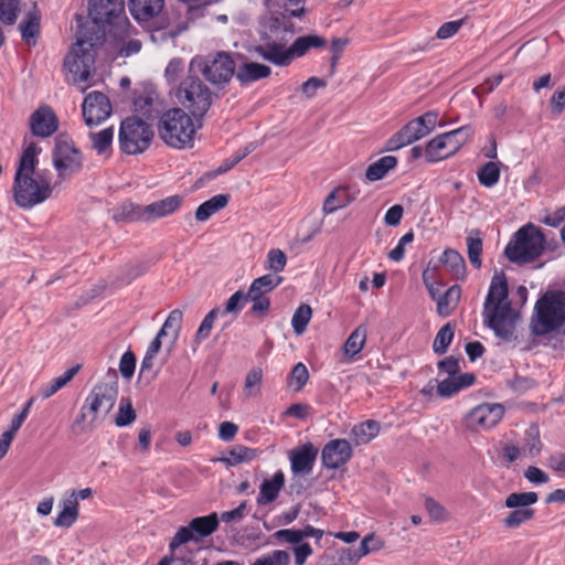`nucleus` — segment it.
<instances>
[{"label":"nucleus","mask_w":565,"mask_h":565,"mask_svg":"<svg viewBox=\"0 0 565 565\" xmlns=\"http://www.w3.org/2000/svg\"><path fill=\"white\" fill-rule=\"evenodd\" d=\"M90 21L78 25L76 42L64 58V67L73 75V83L86 84L94 72L96 49L105 41L102 24H110L125 15L124 0H89Z\"/></svg>","instance_id":"1"},{"label":"nucleus","mask_w":565,"mask_h":565,"mask_svg":"<svg viewBox=\"0 0 565 565\" xmlns=\"http://www.w3.org/2000/svg\"><path fill=\"white\" fill-rule=\"evenodd\" d=\"M509 297L505 274L495 271L483 303V323L501 339H509L514 331V316Z\"/></svg>","instance_id":"2"},{"label":"nucleus","mask_w":565,"mask_h":565,"mask_svg":"<svg viewBox=\"0 0 565 565\" xmlns=\"http://www.w3.org/2000/svg\"><path fill=\"white\" fill-rule=\"evenodd\" d=\"M217 95L195 73L190 72L174 89V98L195 119L202 118Z\"/></svg>","instance_id":"3"},{"label":"nucleus","mask_w":565,"mask_h":565,"mask_svg":"<svg viewBox=\"0 0 565 565\" xmlns=\"http://www.w3.org/2000/svg\"><path fill=\"white\" fill-rule=\"evenodd\" d=\"M565 322V292L546 291L535 303L531 318V330L535 335H544L561 328Z\"/></svg>","instance_id":"4"},{"label":"nucleus","mask_w":565,"mask_h":565,"mask_svg":"<svg viewBox=\"0 0 565 565\" xmlns=\"http://www.w3.org/2000/svg\"><path fill=\"white\" fill-rule=\"evenodd\" d=\"M158 134L169 147L183 149L192 147L195 128L192 118L182 108H172L161 116Z\"/></svg>","instance_id":"5"},{"label":"nucleus","mask_w":565,"mask_h":565,"mask_svg":"<svg viewBox=\"0 0 565 565\" xmlns=\"http://www.w3.org/2000/svg\"><path fill=\"white\" fill-rule=\"evenodd\" d=\"M189 72H198L213 86L223 87L235 76L236 63L233 54L220 51L193 57Z\"/></svg>","instance_id":"6"},{"label":"nucleus","mask_w":565,"mask_h":565,"mask_svg":"<svg viewBox=\"0 0 565 565\" xmlns=\"http://www.w3.org/2000/svg\"><path fill=\"white\" fill-rule=\"evenodd\" d=\"M545 238L542 231L533 224L522 226L505 246L504 254L515 264L535 260L544 250Z\"/></svg>","instance_id":"7"},{"label":"nucleus","mask_w":565,"mask_h":565,"mask_svg":"<svg viewBox=\"0 0 565 565\" xmlns=\"http://www.w3.org/2000/svg\"><path fill=\"white\" fill-rule=\"evenodd\" d=\"M52 191L51 181L44 171L14 177V201L20 207L31 209L43 203L52 195Z\"/></svg>","instance_id":"8"},{"label":"nucleus","mask_w":565,"mask_h":565,"mask_svg":"<svg viewBox=\"0 0 565 565\" xmlns=\"http://www.w3.org/2000/svg\"><path fill=\"white\" fill-rule=\"evenodd\" d=\"M118 381L115 372L108 374L107 380L96 384L87 395L81 408V418L84 419L86 412L96 419L99 414H108L117 399Z\"/></svg>","instance_id":"9"},{"label":"nucleus","mask_w":565,"mask_h":565,"mask_svg":"<svg viewBox=\"0 0 565 565\" xmlns=\"http://www.w3.org/2000/svg\"><path fill=\"white\" fill-rule=\"evenodd\" d=\"M152 137L150 126L138 117H128L120 125L119 145L127 154H138L147 150Z\"/></svg>","instance_id":"10"},{"label":"nucleus","mask_w":565,"mask_h":565,"mask_svg":"<svg viewBox=\"0 0 565 565\" xmlns=\"http://www.w3.org/2000/svg\"><path fill=\"white\" fill-rule=\"evenodd\" d=\"M53 166L62 180L71 178L82 169L83 156L81 150L64 136H57L55 139Z\"/></svg>","instance_id":"11"},{"label":"nucleus","mask_w":565,"mask_h":565,"mask_svg":"<svg viewBox=\"0 0 565 565\" xmlns=\"http://www.w3.org/2000/svg\"><path fill=\"white\" fill-rule=\"evenodd\" d=\"M220 524L216 512L205 516L192 519L186 526H181L169 543V550L180 547L190 541L199 542L201 539L213 534Z\"/></svg>","instance_id":"12"},{"label":"nucleus","mask_w":565,"mask_h":565,"mask_svg":"<svg viewBox=\"0 0 565 565\" xmlns=\"http://www.w3.org/2000/svg\"><path fill=\"white\" fill-rule=\"evenodd\" d=\"M108 25L111 45L120 56L128 57L141 50V41L134 36L137 31L132 28L127 17Z\"/></svg>","instance_id":"13"},{"label":"nucleus","mask_w":565,"mask_h":565,"mask_svg":"<svg viewBox=\"0 0 565 565\" xmlns=\"http://www.w3.org/2000/svg\"><path fill=\"white\" fill-rule=\"evenodd\" d=\"M503 414L504 407L501 404L482 403L467 415V427L475 430L492 428L502 419Z\"/></svg>","instance_id":"14"},{"label":"nucleus","mask_w":565,"mask_h":565,"mask_svg":"<svg viewBox=\"0 0 565 565\" xmlns=\"http://www.w3.org/2000/svg\"><path fill=\"white\" fill-rule=\"evenodd\" d=\"M253 51L264 61L278 67H287L295 61L291 46H287L282 41L264 39Z\"/></svg>","instance_id":"15"},{"label":"nucleus","mask_w":565,"mask_h":565,"mask_svg":"<svg viewBox=\"0 0 565 565\" xmlns=\"http://www.w3.org/2000/svg\"><path fill=\"white\" fill-rule=\"evenodd\" d=\"M82 110L86 125L92 127L103 122L110 116L111 105L105 94L92 92L84 98Z\"/></svg>","instance_id":"16"},{"label":"nucleus","mask_w":565,"mask_h":565,"mask_svg":"<svg viewBox=\"0 0 565 565\" xmlns=\"http://www.w3.org/2000/svg\"><path fill=\"white\" fill-rule=\"evenodd\" d=\"M183 196L175 194L166 199L152 202L148 205L136 207V218L145 222H152L174 213L182 204Z\"/></svg>","instance_id":"17"},{"label":"nucleus","mask_w":565,"mask_h":565,"mask_svg":"<svg viewBox=\"0 0 565 565\" xmlns=\"http://www.w3.org/2000/svg\"><path fill=\"white\" fill-rule=\"evenodd\" d=\"M352 455V447L347 439H333L330 440L322 449V465L328 469H338L347 463L351 459Z\"/></svg>","instance_id":"18"},{"label":"nucleus","mask_w":565,"mask_h":565,"mask_svg":"<svg viewBox=\"0 0 565 565\" xmlns=\"http://www.w3.org/2000/svg\"><path fill=\"white\" fill-rule=\"evenodd\" d=\"M58 128V119L50 106H41L30 117V129L36 137L52 136Z\"/></svg>","instance_id":"19"},{"label":"nucleus","mask_w":565,"mask_h":565,"mask_svg":"<svg viewBox=\"0 0 565 565\" xmlns=\"http://www.w3.org/2000/svg\"><path fill=\"white\" fill-rule=\"evenodd\" d=\"M317 455L318 449L311 443H307L301 447L291 450L289 454L291 471L295 475H310L312 472Z\"/></svg>","instance_id":"20"},{"label":"nucleus","mask_w":565,"mask_h":565,"mask_svg":"<svg viewBox=\"0 0 565 565\" xmlns=\"http://www.w3.org/2000/svg\"><path fill=\"white\" fill-rule=\"evenodd\" d=\"M271 68L257 62H244L236 66L235 77L242 86L250 85L257 81L269 77Z\"/></svg>","instance_id":"21"},{"label":"nucleus","mask_w":565,"mask_h":565,"mask_svg":"<svg viewBox=\"0 0 565 565\" xmlns=\"http://www.w3.org/2000/svg\"><path fill=\"white\" fill-rule=\"evenodd\" d=\"M423 137L424 135L420 128L417 126L415 119H413L386 141L385 150L396 151Z\"/></svg>","instance_id":"22"},{"label":"nucleus","mask_w":565,"mask_h":565,"mask_svg":"<svg viewBox=\"0 0 565 565\" xmlns=\"http://www.w3.org/2000/svg\"><path fill=\"white\" fill-rule=\"evenodd\" d=\"M285 475L281 470L274 473L270 479H265L259 488V494L257 497L258 504H268L275 501L284 488Z\"/></svg>","instance_id":"23"},{"label":"nucleus","mask_w":565,"mask_h":565,"mask_svg":"<svg viewBox=\"0 0 565 565\" xmlns=\"http://www.w3.org/2000/svg\"><path fill=\"white\" fill-rule=\"evenodd\" d=\"M163 7V0H129L131 15L139 22L149 21Z\"/></svg>","instance_id":"24"},{"label":"nucleus","mask_w":565,"mask_h":565,"mask_svg":"<svg viewBox=\"0 0 565 565\" xmlns=\"http://www.w3.org/2000/svg\"><path fill=\"white\" fill-rule=\"evenodd\" d=\"M327 45V40L318 34L298 36L291 43L295 60L305 56L311 49H321Z\"/></svg>","instance_id":"25"},{"label":"nucleus","mask_w":565,"mask_h":565,"mask_svg":"<svg viewBox=\"0 0 565 565\" xmlns=\"http://www.w3.org/2000/svg\"><path fill=\"white\" fill-rule=\"evenodd\" d=\"M230 201L228 194H217L199 205L195 218L199 222L207 221L213 214L224 209Z\"/></svg>","instance_id":"26"},{"label":"nucleus","mask_w":565,"mask_h":565,"mask_svg":"<svg viewBox=\"0 0 565 565\" xmlns=\"http://www.w3.org/2000/svg\"><path fill=\"white\" fill-rule=\"evenodd\" d=\"M41 152V148L34 142H31L23 151L19 167L15 171L14 177L36 174L35 167L38 164V156Z\"/></svg>","instance_id":"27"},{"label":"nucleus","mask_w":565,"mask_h":565,"mask_svg":"<svg viewBox=\"0 0 565 565\" xmlns=\"http://www.w3.org/2000/svg\"><path fill=\"white\" fill-rule=\"evenodd\" d=\"M461 296V288L458 285L449 287L441 296L436 300L437 313L440 317H448L452 313L457 307Z\"/></svg>","instance_id":"28"},{"label":"nucleus","mask_w":565,"mask_h":565,"mask_svg":"<svg viewBox=\"0 0 565 565\" xmlns=\"http://www.w3.org/2000/svg\"><path fill=\"white\" fill-rule=\"evenodd\" d=\"M397 166V158L394 156H385L371 163L366 171L365 178L371 181L382 180L391 170Z\"/></svg>","instance_id":"29"},{"label":"nucleus","mask_w":565,"mask_h":565,"mask_svg":"<svg viewBox=\"0 0 565 565\" xmlns=\"http://www.w3.org/2000/svg\"><path fill=\"white\" fill-rule=\"evenodd\" d=\"M79 365H75L68 370H66L62 375L51 380L49 383L43 384L40 388V396L43 399L50 398L61 388H63L67 383L72 381V379L79 371Z\"/></svg>","instance_id":"30"},{"label":"nucleus","mask_w":565,"mask_h":565,"mask_svg":"<svg viewBox=\"0 0 565 565\" xmlns=\"http://www.w3.org/2000/svg\"><path fill=\"white\" fill-rule=\"evenodd\" d=\"M380 433V423L373 419L365 420L353 426L351 436L355 445H365L374 439Z\"/></svg>","instance_id":"31"},{"label":"nucleus","mask_w":565,"mask_h":565,"mask_svg":"<svg viewBox=\"0 0 565 565\" xmlns=\"http://www.w3.org/2000/svg\"><path fill=\"white\" fill-rule=\"evenodd\" d=\"M367 328L365 324L356 327L349 335L343 345V354L349 358H354L364 348L366 341Z\"/></svg>","instance_id":"32"},{"label":"nucleus","mask_w":565,"mask_h":565,"mask_svg":"<svg viewBox=\"0 0 565 565\" xmlns=\"http://www.w3.org/2000/svg\"><path fill=\"white\" fill-rule=\"evenodd\" d=\"M425 156L427 161L437 162L452 156L448 150V142L444 139V134L436 136L426 145Z\"/></svg>","instance_id":"33"},{"label":"nucleus","mask_w":565,"mask_h":565,"mask_svg":"<svg viewBox=\"0 0 565 565\" xmlns=\"http://www.w3.org/2000/svg\"><path fill=\"white\" fill-rule=\"evenodd\" d=\"M180 547L170 550V554L163 556L161 559H169V565H199L203 562H209L206 557H202L199 552L183 551Z\"/></svg>","instance_id":"34"},{"label":"nucleus","mask_w":565,"mask_h":565,"mask_svg":"<svg viewBox=\"0 0 565 565\" xmlns=\"http://www.w3.org/2000/svg\"><path fill=\"white\" fill-rule=\"evenodd\" d=\"M19 29L22 40L29 46H34L40 34V17L36 13H28L25 20L21 21Z\"/></svg>","instance_id":"35"},{"label":"nucleus","mask_w":565,"mask_h":565,"mask_svg":"<svg viewBox=\"0 0 565 565\" xmlns=\"http://www.w3.org/2000/svg\"><path fill=\"white\" fill-rule=\"evenodd\" d=\"M440 263L444 264L448 270L456 278H463L466 274V263L460 253L452 248H447L440 256Z\"/></svg>","instance_id":"36"},{"label":"nucleus","mask_w":565,"mask_h":565,"mask_svg":"<svg viewBox=\"0 0 565 565\" xmlns=\"http://www.w3.org/2000/svg\"><path fill=\"white\" fill-rule=\"evenodd\" d=\"M352 198L349 194L348 188L334 189L324 200L322 211L324 214H331L339 209L350 204Z\"/></svg>","instance_id":"37"},{"label":"nucleus","mask_w":565,"mask_h":565,"mask_svg":"<svg viewBox=\"0 0 565 565\" xmlns=\"http://www.w3.org/2000/svg\"><path fill=\"white\" fill-rule=\"evenodd\" d=\"M281 281V276L275 274H266L262 277L256 278L252 282L247 294L266 296L268 292L273 291L277 286H279Z\"/></svg>","instance_id":"38"},{"label":"nucleus","mask_w":565,"mask_h":565,"mask_svg":"<svg viewBox=\"0 0 565 565\" xmlns=\"http://www.w3.org/2000/svg\"><path fill=\"white\" fill-rule=\"evenodd\" d=\"M542 447L539 428L536 426H530L525 430L524 439L520 447L523 456L534 458L541 452Z\"/></svg>","instance_id":"39"},{"label":"nucleus","mask_w":565,"mask_h":565,"mask_svg":"<svg viewBox=\"0 0 565 565\" xmlns=\"http://www.w3.org/2000/svg\"><path fill=\"white\" fill-rule=\"evenodd\" d=\"M468 258L475 268H480L482 265V239L480 231L473 230L466 238Z\"/></svg>","instance_id":"40"},{"label":"nucleus","mask_w":565,"mask_h":565,"mask_svg":"<svg viewBox=\"0 0 565 565\" xmlns=\"http://www.w3.org/2000/svg\"><path fill=\"white\" fill-rule=\"evenodd\" d=\"M256 457V450L243 445H235L230 451L227 457L220 458L218 460L225 462L227 466H236L242 462L252 461Z\"/></svg>","instance_id":"41"},{"label":"nucleus","mask_w":565,"mask_h":565,"mask_svg":"<svg viewBox=\"0 0 565 565\" xmlns=\"http://www.w3.org/2000/svg\"><path fill=\"white\" fill-rule=\"evenodd\" d=\"M500 166L499 161H489L484 163L478 171V180L481 185L486 188H492L500 179Z\"/></svg>","instance_id":"42"},{"label":"nucleus","mask_w":565,"mask_h":565,"mask_svg":"<svg viewBox=\"0 0 565 565\" xmlns=\"http://www.w3.org/2000/svg\"><path fill=\"white\" fill-rule=\"evenodd\" d=\"M471 137V128L462 126L458 129L444 134V139L448 142V150L455 154Z\"/></svg>","instance_id":"43"},{"label":"nucleus","mask_w":565,"mask_h":565,"mask_svg":"<svg viewBox=\"0 0 565 565\" xmlns=\"http://www.w3.org/2000/svg\"><path fill=\"white\" fill-rule=\"evenodd\" d=\"M539 495L536 492H513L510 493L504 501V505L509 509H531L530 505L536 503Z\"/></svg>","instance_id":"44"},{"label":"nucleus","mask_w":565,"mask_h":565,"mask_svg":"<svg viewBox=\"0 0 565 565\" xmlns=\"http://www.w3.org/2000/svg\"><path fill=\"white\" fill-rule=\"evenodd\" d=\"M455 335V326L451 322H447L437 332L434 343L433 350L436 354L446 353L448 347L450 345Z\"/></svg>","instance_id":"45"},{"label":"nucleus","mask_w":565,"mask_h":565,"mask_svg":"<svg viewBox=\"0 0 565 565\" xmlns=\"http://www.w3.org/2000/svg\"><path fill=\"white\" fill-rule=\"evenodd\" d=\"M264 25L270 34L278 32L294 33V23L286 14H273Z\"/></svg>","instance_id":"46"},{"label":"nucleus","mask_w":565,"mask_h":565,"mask_svg":"<svg viewBox=\"0 0 565 565\" xmlns=\"http://www.w3.org/2000/svg\"><path fill=\"white\" fill-rule=\"evenodd\" d=\"M311 316L312 309L309 305H300L296 309L291 318V326L296 334L300 335L306 331Z\"/></svg>","instance_id":"47"},{"label":"nucleus","mask_w":565,"mask_h":565,"mask_svg":"<svg viewBox=\"0 0 565 565\" xmlns=\"http://www.w3.org/2000/svg\"><path fill=\"white\" fill-rule=\"evenodd\" d=\"M309 380V372L307 366L299 362L297 363L288 377V385L292 387L295 392H300Z\"/></svg>","instance_id":"48"},{"label":"nucleus","mask_w":565,"mask_h":565,"mask_svg":"<svg viewBox=\"0 0 565 565\" xmlns=\"http://www.w3.org/2000/svg\"><path fill=\"white\" fill-rule=\"evenodd\" d=\"M89 138L92 140L93 149L97 151V153H104L113 142L114 130L113 128H105L98 132H90Z\"/></svg>","instance_id":"49"},{"label":"nucleus","mask_w":565,"mask_h":565,"mask_svg":"<svg viewBox=\"0 0 565 565\" xmlns=\"http://www.w3.org/2000/svg\"><path fill=\"white\" fill-rule=\"evenodd\" d=\"M263 380V371L259 367H253L248 371L244 383V395L246 397H254L259 393V387Z\"/></svg>","instance_id":"50"},{"label":"nucleus","mask_w":565,"mask_h":565,"mask_svg":"<svg viewBox=\"0 0 565 565\" xmlns=\"http://www.w3.org/2000/svg\"><path fill=\"white\" fill-rule=\"evenodd\" d=\"M183 313L179 309L172 310L166 319L162 328L159 330V337H164L171 331L177 339L182 327Z\"/></svg>","instance_id":"51"},{"label":"nucleus","mask_w":565,"mask_h":565,"mask_svg":"<svg viewBox=\"0 0 565 565\" xmlns=\"http://www.w3.org/2000/svg\"><path fill=\"white\" fill-rule=\"evenodd\" d=\"M534 509H513L503 520V524L509 529H516L524 522L533 519Z\"/></svg>","instance_id":"52"},{"label":"nucleus","mask_w":565,"mask_h":565,"mask_svg":"<svg viewBox=\"0 0 565 565\" xmlns=\"http://www.w3.org/2000/svg\"><path fill=\"white\" fill-rule=\"evenodd\" d=\"M220 309L214 308L211 311L207 312V315L203 318L199 329L196 330L194 342L201 343L205 339L210 337V333L213 329L214 322L220 315Z\"/></svg>","instance_id":"53"},{"label":"nucleus","mask_w":565,"mask_h":565,"mask_svg":"<svg viewBox=\"0 0 565 565\" xmlns=\"http://www.w3.org/2000/svg\"><path fill=\"white\" fill-rule=\"evenodd\" d=\"M20 0H0V20L8 25L15 22Z\"/></svg>","instance_id":"54"},{"label":"nucleus","mask_w":565,"mask_h":565,"mask_svg":"<svg viewBox=\"0 0 565 565\" xmlns=\"http://www.w3.org/2000/svg\"><path fill=\"white\" fill-rule=\"evenodd\" d=\"M290 556L286 551L276 550L258 557L252 565H289Z\"/></svg>","instance_id":"55"},{"label":"nucleus","mask_w":565,"mask_h":565,"mask_svg":"<svg viewBox=\"0 0 565 565\" xmlns=\"http://www.w3.org/2000/svg\"><path fill=\"white\" fill-rule=\"evenodd\" d=\"M287 264L286 254L279 248H273L267 254V268L275 274L282 271Z\"/></svg>","instance_id":"56"},{"label":"nucleus","mask_w":565,"mask_h":565,"mask_svg":"<svg viewBox=\"0 0 565 565\" xmlns=\"http://www.w3.org/2000/svg\"><path fill=\"white\" fill-rule=\"evenodd\" d=\"M438 113L435 110L426 111L424 115L415 118L417 126L420 128L424 137L429 135L438 122Z\"/></svg>","instance_id":"57"},{"label":"nucleus","mask_w":565,"mask_h":565,"mask_svg":"<svg viewBox=\"0 0 565 565\" xmlns=\"http://www.w3.org/2000/svg\"><path fill=\"white\" fill-rule=\"evenodd\" d=\"M246 301H252L250 313L264 317L270 307V301L266 296L246 294Z\"/></svg>","instance_id":"58"},{"label":"nucleus","mask_w":565,"mask_h":565,"mask_svg":"<svg viewBox=\"0 0 565 565\" xmlns=\"http://www.w3.org/2000/svg\"><path fill=\"white\" fill-rule=\"evenodd\" d=\"M274 536L278 541H282L289 544H295L296 546L302 543V532L301 529H285L275 532Z\"/></svg>","instance_id":"59"},{"label":"nucleus","mask_w":565,"mask_h":565,"mask_svg":"<svg viewBox=\"0 0 565 565\" xmlns=\"http://www.w3.org/2000/svg\"><path fill=\"white\" fill-rule=\"evenodd\" d=\"M136 369V356L131 351H127L122 354L119 363V371L121 375L129 380L132 377Z\"/></svg>","instance_id":"60"},{"label":"nucleus","mask_w":565,"mask_h":565,"mask_svg":"<svg viewBox=\"0 0 565 565\" xmlns=\"http://www.w3.org/2000/svg\"><path fill=\"white\" fill-rule=\"evenodd\" d=\"M136 419V413L130 403L127 405L120 404L118 414L116 416L115 423L119 427L127 426L131 424Z\"/></svg>","instance_id":"61"},{"label":"nucleus","mask_w":565,"mask_h":565,"mask_svg":"<svg viewBox=\"0 0 565 565\" xmlns=\"http://www.w3.org/2000/svg\"><path fill=\"white\" fill-rule=\"evenodd\" d=\"M243 302L246 301V294L242 290L234 292L226 301L223 313H238L242 309Z\"/></svg>","instance_id":"62"},{"label":"nucleus","mask_w":565,"mask_h":565,"mask_svg":"<svg viewBox=\"0 0 565 565\" xmlns=\"http://www.w3.org/2000/svg\"><path fill=\"white\" fill-rule=\"evenodd\" d=\"M247 513V503L243 501L236 509L222 512L218 519L225 523L239 522Z\"/></svg>","instance_id":"63"},{"label":"nucleus","mask_w":565,"mask_h":565,"mask_svg":"<svg viewBox=\"0 0 565 565\" xmlns=\"http://www.w3.org/2000/svg\"><path fill=\"white\" fill-rule=\"evenodd\" d=\"M463 19L456 20V21H449L440 25V28L437 30L436 36L440 40H446L451 36H454L462 26Z\"/></svg>","instance_id":"64"}]
</instances>
